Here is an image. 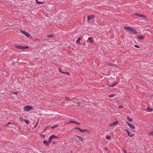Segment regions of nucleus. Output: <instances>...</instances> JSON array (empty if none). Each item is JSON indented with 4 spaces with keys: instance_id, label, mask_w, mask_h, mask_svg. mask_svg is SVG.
I'll use <instances>...</instances> for the list:
<instances>
[{
    "instance_id": "obj_44",
    "label": "nucleus",
    "mask_w": 153,
    "mask_h": 153,
    "mask_svg": "<svg viewBox=\"0 0 153 153\" xmlns=\"http://www.w3.org/2000/svg\"><path fill=\"white\" fill-rule=\"evenodd\" d=\"M52 143H53V144H55V143L54 141Z\"/></svg>"
},
{
    "instance_id": "obj_35",
    "label": "nucleus",
    "mask_w": 153,
    "mask_h": 153,
    "mask_svg": "<svg viewBox=\"0 0 153 153\" xmlns=\"http://www.w3.org/2000/svg\"><path fill=\"white\" fill-rule=\"evenodd\" d=\"M134 47H135V48H139L140 47L137 45H134Z\"/></svg>"
},
{
    "instance_id": "obj_36",
    "label": "nucleus",
    "mask_w": 153,
    "mask_h": 153,
    "mask_svg": "<svg viewBox=\"0 0 153 153\" xmlns=\"http://www.w3.org/2000/svg\"><path fill=\"white\" fill-rule=\"evenodd\" d=\"M123 152H124V153H127L126 151V150L125 149H123Z\"/></svg>"
},
{
    "instance_id": "obj_31",
    "label": "nucleus",
    "mask_w": 153,
    "mask_h": 153,
    "mask_svg": "<svg viewBox=\"0 0 153 153\" xmlns=\"http://www.w3.org/2000/svg\"><path fill=\"white\" fill-rule=\"evenodd\" d=\"M53 35H48L47 36V37L48 38H49V37H53Z\"/></svg>"
},
{
    "instance_id": "obj_18",
    "label": "nucleus",
    "mask_w": 153,
    "mask_h": 153,
    "mask_svg": "<svg viewBox=\"0 0 153 153\" xmlns=\"http://www.w3.org/2000/svg\"><path fill=\"white\" fill-rule=\"evenodd\" d=\"M124 28L126 30L129 31L130 28L131 27H129L125 26L124 27Z\"/></svg>"
},
{
    "instance_id": "obj_7",
    "label": "nucleus",
    "mask_w": 153,
    "mask_h": 153,
    "mask_svg": "<svg viewBox=\"0 0 153 153\" xmlns=\"http://www.w3.org/2000/svg\"><path fill=\"white\" fill-rule=\"evenodd\" d=\"M129 31L131 32V33H132L135 34H136L137 33L136 30L135 29H133L132 27H131L130 28V30Z\"/></svg>"
},
{
    "instance_id": "obj_27",
    "label": "nucleus",
    "mask_w": 153,
    "mask_h": 153,
    "mask_svg": "<svg viewBox=\"0 0 153 153\" xmlns=\"http://www.w3.org/2000/svg\"><path fill=\"white\" fill-rule=\"evenodd\" d=\"M108 96L110 97H113L114 96V94H110V95H108Z\"/></svg>"
},
{
    "instance_id": "obj_4",
    "label": "nucleus",
    "mask_w": 153,
    "mask_h": 153,
    "mask_svg": "<svg viewBox=\"0 0 153 153\" xmlns=\"http://www.w3.org/2000/svg\"><path fill=\"white\" fill-rule=\"evenodd\" d=\"M118 123V121H115L111 123L109 125V126L110 127H113L114 126H116Z\"/></svg>"
},
{
    "instance_id": "obj_13",
    "label": "nucleus",
    "mask_w": 153,
    "mask_h": 153,
    "mask_svg": "<svg viewBox=\"0 0 153 153\" xmlns=\"http://www.w3.org/2000/svg\"><path fill=\"white\" fill-rule=\"evenodd\" d=\"M36 1L37 3L38 4H43L45 3V2L44 1L41 2L39 0H36Z\"/></svg>"
},
{
    "instance_id": "obj_1",
    "label": "nucleus",
    "mask_w": 153,
    "mask_h": 153,
    "mask_svg": "<svg viewBox=\"0 0 153 153\" xmlns=\"http://www.w3.org/2000/svg\"><path fill=\"white\" fill-rule=\"evenodd\" d=\"M33 107L29 105H27L25 106L24 108V110L26 111H30L31 110H32L33 109Z\"/></svg>"
},
{
    "instance_id": "obj_17",
    "label": "nucleus",
    "mask_w": 153,
    "mask_h": 153,
    "mask_svg": "<svg viewBox=\"0 0 153 153\" xmlns=\"http://www.w3.org/2000/svg\"><path fill=\"white\" fill-rule=\"evenodd\" d=\"M50 137L52 139H53V138H57V137L56 136L54 135H52Z\"/></svg>"
},
{
    "instance_id": "obj_24",
    "label": "nucleus",
    "mask_w": 153,
    "mask_h": 153,
    "mask_svg": "<svg viewBox=\"0 0 153 153\" xmlns=\"http://www.w3.org/2000/svg\"><path fill=\"white\" fill-rule=\"evenodd\" d=\"M62 74H67V75H69V73L68 72H62Z\"/></svg>"
},
{
    "instance_id": "obj_12",
    "label": "nucleus",
    "mask_w": 153,
    "mask_h": 153,
    "mask_svg": "<svg viewBox=\"0 0 153 153\" xmlns=\"http://www.w3.org/2000/svg\"><path fill=\"white\" fill-rule=\"evenodd\" d=\"M81 38L80 37H79L78 39L76 41V43L78 44L79 45H81V43H80V40Z\"/></svg>"
},
{
    "instance_id": "obj_11",
    "label": "nucleus",
    "mask_w": 153,
    "mask_h": 153,
    "mask_svg": "<svg viewBox=\"0 0 153 153\" xmlns=\"http://www.w3.org/2000/svg\"><path fill=\"white\" fill-rule=\"evenodd\" d=\"M94 17V16L93 15H90L88 16L87 17V19L88 20V22H89V20L93 18Z\"/></svg>"
},
{
    "instance_id": "obj_14",
    "label": "nucleus",
    "mask_w": 153,
    "mask_h": 153,
    "mask_svg": "<svg viewBox=\"0 0 153 153\" xmlns=\"http://www.w3.org/2000/svg\"><path fill=\"white\" fill-rule=\"evenodd\" d=\"M43 143L45 146H48V144L49 143L48 142V141H47L46 140H44L43 141Z\"/></svg>"
},
{
    "instance_id": "obj_25",
    "label": "nucleus",
    "mask_w": 153,
    "mask_h": 153,
    "mask_svg": "<svg viewBox=\"0 0 153 153\" xmlns=\"http://www.w3.org/2000/svg\"><path fill=\"white\" fill-rule=\"evenodd\" d=\"M24 121L27 124H28L29 123V121L27 120H24Z\"/></svg>"
},
{
    "instance_id": "obj_2",
    "label": "nucleus",
    "mask_w": 153,
    "mask_h": 153,
    "mask_svg": "<svg viewBox=\"0 0 153 153\" xmlns=\"http://www.w3.org/2000/svg\"><path fill=\"white\" fill-rule=\"evenodd\" d=\"M15 47L18 49H21L22 50L28 48V47L27 46H22L20 45H18L16 44H15Z\"/></svg>"
},
{
    "instance_id": "obj_6",
    "label": "nucleus",
    "mask_w": 153,
    "mask_h": 153,
    "mask_svg": "<svg viewBox=\"0 0 153 153\" xmlns=\"http://www.w3.org/2000/svg\"><path fill=\"white\" fill-rule=\"evenodd\" d=\"M134 15L136 16H140L141 17H144L146 18V17L144 15L139 13H135Z\"/></svg>"
},
{
    "instance_id": "obj_23",
    "label": "nucleus",
    "mask_w": 153,
    "mask_h": 153,
    "mask_svg": "<svg viewBox=\"0 0 153 153\" xmlns=\"http://www.w3.org/2000/svg\"><path fill=\"white\" fill-rule=\"evenodd\" d=\"M19 120L21 122L24 121V119L22 118L21 117H20L19 118Z\"/></svg>"
},
{
    "instance_id": "obj_39",
    "label": "nucleus",
    "mask_w": 153,
    "mask_h": 153,
    "mask_svg": "<svg viewBox=\"0 0 153 153\" xmlns=\"http://www.w3.org/2000/svg\"><path fill=\"white\" fill-rule=\"evenodd\" d=\"M59 71L60 72H61V73H62V72L63 71H61V70L60 69H59Z\"/></svg>"
},
{
    "instance_id": "obj_26",
    "label": "nucleus",
    "mask_w": 153,
    "mask_h": 153,
    "mask_svg": "<svg viewBox=\"0 0 153 153\" xmlns=\"http://www.w3.org/2000/svg\"><path fill=\"white\" fill-rule=\"evenodd\" d=\"M52 140V139L50 137H49V138H48V142H49V143H50V142Z\"/></svg>"
},
{
    "instance_id": "obj_40",
    "label": "nucleus",
    "mask_w": 153,
    "mask_h": 153,
    "mask_svg": "<svg viewBox=\"0 0 153 153\" xmlns=\"http://www.w3.org/2000/svg\"><path fill=\"white\" fill-rule=\"evenodd\" d=\"M41 136L43 138H45V136L44 135H41Z\"/></svg>"
},
{
    "instance_id": "obj_22",
    "label": "nucleus",
    "mask_w": 153,
    "mask_h": 153,
    "mask_svg": "<svg viewBox=\"0 0 153 153\" xmlns=\"http://www.w3.org/2000/svg\"><path fill=\"white\" fill-rule=\"evenodd\" d=\"M105 138L108 140H110V137L108 135H106L105 137Z\"/></svg>"
},
{
    "instance_id": "obj_21",
    "label": "nucleus",
    "mask_w": 153,
    "mask_h": 153,
    "mask_svg": "<svg viewBox=\"0 0 153 153\" xmlns=\"http://www.w3.org/2000/svg\"><path fill=\"white\" fill-rule=\"evenodd\" d=\"M138 38L140 39H142L143 38V36H138Z\"/></svg>"
},
{
    "instance_id": "obj_33",
    "label": "nucleus",
    "mask_w": 153,
    "mask_h": 153,
    "mask_svg": "<svg viewBox=\"0 0 153 153\" xmlns=\"http://www.w3.org/2000/svg\"><path fill=\"white\" fill-rule=\"evenodd\" d=\"M38 122H39V121L38 120L37 123H36V124L34 126L35 128H36L37 127V126L38 124Z\"/></svg>"
},
{
    "instance_id": "obj_8",
    "label": "nucleus",
    "mask_w": 153,
    "mask_h": 153,
    "mask_svg": "<svg viewBox=\"0 0 153 153\" xmlns=\"http://www.w3.org/2000/svg\"><path fill=\"white\" fill-rule=\"evenodd\" d=\"M125 131L127 132V134L129 137H131L133 136V135L130 134V132L128 129H126L125 130Z\"/></svg>"
},
{
    "instance_id": "obj_3",
    "label": "nucleus",
    "mask_w": 153,
    "mask_h": 153,
    "mask_svg": "<svg viewBox=\"0 0 153 153\" xmlns=\"http://www.w3.org/2000/svg\"><path fill=\"white\" fill-rule=\"evenodd\" d=\"M20 31L23 34L25 35L27 37H29L30 36L29 33L27 32H26L22 30H20Z\"/></svg>"
},
{
    "instance_id": "obj_29",
    "label": "nucleus",
    "mask_w": 153,
    "mask_h": 153,
    "mask_svg": "<svg viewBox=\"0 0 153 153\" xmlns=\"http://www.w3.org/2000/svg\"><path fill=\"white\" fill-rule=\"evenodd\" d=\"M147 109L149 112L151 111H152V109H151L149 108H147Z\"/></svg>"
},
{
    "instance_id": "obj_20",
    "label": "nucleus",
    "mask_w": 153,
    "mask_h": 153,
    "mask_svg": "<svg viewBox=\"0 0 153 153\" xmlns=\"http://www.w3.org/2000/svg\"><path fill=\"white\" fill-rule=\"evenodd\" d=\"M127 119L129 122H131L132 121V119L131 118L129 117H127Z\"/></svg>"
},
{
    "instance_id": "obj_34",
    "label": "nucleus",
    "mask_w": 153,
    "mask_h": 153,
    "mask_svg": "<svg viewBox=\"0 0 153 153\" xmlns=\"http://www.w3.org/2000/svg\"><path fill=\"white\" fill-rule=\"evenodd\" d=\"M12 93H13L15 94H17L18 93V92L16 91H12Z\"/></svg>"
},
{
    "instance_id": "obj_9",
    "label": "nucleus",
    "mask_w": 153,
    "mask_h": 153,
    "mask_svg": "<svg viewBox=\"0 0 153 153\" xmlns=\"http://www.w3.org/2000/svg\"><path fill=\"white\" fill-rule=\"evenodd\" d=\"M106 65L108 66H115L116 67V65L113 63H111L109 62H108L106 63Z\"/></svg>"
},
{
    "instance_id": "obj_10",
    "label": "nucleus",
    "mask_w": 153,
    "mask_h": 153,
    "mask_svg": "<svg viewBox=\"0 0 153 153\" xmlns=\"http://www.w3.org/2000/svg\"><path fill=\"white\" fill-rule=\"evenodd\" d=\"M76 137L78 138L79 141H82L83 140V138L81 136H78L77 135H75Z\"/></svg>"
},
{
    "instance_id": "obj_38",
    "label": "nucleus",
    "mask_w": 153,
    "mask_h": 153,
    "mask_svg": "<svg viewBox=\"0 0 153 153\" xmlns=\"http://www.w3.org/2000/svg\"><path fill=\"white\" fill-rule=\"evenodd\" d=\"M69 100V97H67L66 98V99H65L66 100Z\"/></svg>"
},
{
    "instance_id": "obj_37",
    "label": "nucleus",
    "mask_w": 153,
    "mask_h": 153,
    "mask_svg": "<svg viewBox=\"0 0 153 153\" xmlns=\"http://www.w3.org/2000/svg\"><path fill=\"white\" fill-rule=\"evenodd\" d=\"M74 129H78L79 131L80 128H78V127H77V128H75Z\"/></svg>"
},
{
    "instance_id": "obj_43",
    "label": "nucleus",
    "mask_w": 153,
    "mask_h": 153,
    "mask_svg": "<svg viewBox=\"0 0 153 153\" xmlns=\"http://www.w3.org/2000/svg\"><path fill=\"white\" fill-rule=\"evenodd\" d=\"M75 123L76 124H77L78 125H80V124L78 123H77L76 122V123Z\"/></svg>"
},
{
    "instance_id": "obj_42",
    "label": "nucleus",
    "mask_w": 153,
    "mask_h": 153,
    "mask_svg": "<svg viewBox=\"0 0 153 153\" xmlns=\"http://www.w3.org/2000/svg\"><path fill=\"white\" fill-rule=\"evenodd\" d=\"M10 123V122H8L7 123V126H8Z\"/></svg>"
},
{
    "instance_id": "obj_5",
    "label": "nucleus",
    "mask_w": 153,
    "mask_h": 153,
    "mask_svg": "<svg viewBox=\"0 0 153 153\" xmlns=\"http://www.w3.org/2000/svg\"><path fill=\"white\" fill-rule=\"evenodd\" d=\"M126 123L130 128L133 129H134L135 128V127L134 125L129 123L128 122H127Z\"/></svg>"
},
{
    "instance_id": "obj_28",
    "label": "nucleus",
    "mask_w": 153,
    "mask_h": 153,
    "mask_svg": "<svg viewBox=\"0 0 153 153\" xmlns=\"http://www.w3.org/2000/svg\"><path fill=\"white\" fill-rule=\"evenodd\" d=\"M117 84V83H116L112 85H108V86L111 87H113L114 86L116 85Z\"/></svg>"
},
{
    "instance_id": "obj_32",
    "label": "nucleus",
    "mask_w": 153,
    "mask_h": 153,
    "mask_svg": "<svg viewBox=\"0 0 153 153\" xmlns=\"http://www.w3.org/2000/svg\"><path fill=\"white\" fill-rule=\"evenodd\" d=\"M76 123V122L75 121H70L69 123Z\"/></svg>"
},
{
    "instance_id": "obj_41",
    "label": "nucleus",
    "mask_w": 153,
    "mask_h": 153,
    "mask_svg": "<svg viewBox=\"0 0 153 153\" xmlns=\"http://www.w3.org/2000/svg\"><path fill=\"white\" fill-rule=\"evenodd\" d=\"M123 108V106H119V107L118 108Z\"/></svg>"
},
{
    "instance_id": "obj_19",
    "label": "nucleus",
    "mask_w": 153,
    "mask_h": 153,
    "mask_svg": "<svg viewBox=\"0 0 153 153\" xmlns=\"http://www.w3.org/2000/svg\"><path fill=\"white\" fill-rule=\"evenodd\" d=\"M58 126V125H55L53 126H52L51 127V128H56Z\"/></svg>"
},
{
    "instance_id": "obj_15",
    "label": "nucleus",
    "mask_w": 153,
    "mask_h": 153,
    "mask_svg": "<svg viewBox=\"0 0 153 153\" xmlns=\"http://www.w3.org/2000/svg\"><path fill=\"white\" fill-rule=\"evenodd\" d=\"M79 131L82 132H87L88 130L86 129H81L80 128Z\"/></svg>"
},
{
    "instance_id": "obj_16",
    "label": "nucleus",
    "mask_w": 153,
    "mask_h": 153,
    "mask_svg": "<svg viewBox=\"0 0 153 153\" xmlns=\"http://www.w3.org/2000/svg\"><path fill=\"white\" fill-rule=\"evenodd\" d=\"M88 40L89 41V42L91 43H92L93 41L91 37H89L88 39Z\"/></svg>"
},
{
    "instance_id": "obj_30",
    "label": "nucleus",
    "mask_w": 153,
    "mask_h": 153,
    "mask_svg": "<svg viewBox=\"0 0 153 153\" xmlns=\"http://www.w3.org/2000/svg\"><path fill=\"white\" fill-rule=\"evenodd\" d=\"M149 135H153V131H152L149 133Z\"/></svg>"
}]
</instances>
